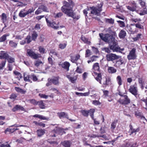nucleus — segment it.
I'll list each match as a JSON object with an SVG mask.
<instances>
[{
	"instance_id": "f257e3e1",
	"label": "nucleus",
	"mask_w": 147,
	"mask_h": 147,
	"mask_svg": "<svg viewBox=\"0 0 147 147\" xmlns=\"http://www.w3.org/2000/svg\"><path fill=\"white\" fill-rule=\"evenodd\" d=\"M68 2L66 1H63V5L61 7V11L68 16L71 17L74 19L78 20L80 18V16H76L73 10L74 3L72 0H68Z\"/></svg>"
},
{
	"instance_id": "f03ea898",
	"label": "nucleus",
	"mask_w": 147,
	"mask_h": 147,
	"mask_svg": "<svg viewBox=\"0 0 147 147\" xmlns=\"http://www.w3.org/2000/svg\"><path fill=\"white\" fill-rule=\"evenodd\" d=\"M103 5V3L102 2L100 4L98 3L96 7H90V12L89 13L90 16L92 17H94V16H100Z\"/></svg>"
},
{
	"instance_id": "7ed1b4c3",
	"label": "nucleus",
	"mask_w": 147,
	"mask_h": 147,
	"mask_svg": "<svg viewBox=\"0 0 147 147\" xmlns=\"http://www.w3.org/2000/svg\"><path fill=\"white\" fill-rule=\"evenodd\" d=\"M102 33L99 34L100 38L103 41L109 43H111L115 41V38L113 35L109 34H107L104 36H103Z\"/></svg>"
},
{
	"instance_id": "20e7f679",
	"label": "nucleus",
	"mask_w": 147,
	"mask_h": 147,
	"mask_svg": "<svg viewBox=\"0 0 147 147\" xmlns=\"http://www.w3.org/2000/svg\"><path fill=\"white\" fill-rule=\"evenodd\" d=\"M113 44L110 46V49L112 50L113 52H117L121 53V51H123L124 49H121L118 45V43L117 42L114 41L112 42Z\"/></svg>"
},
{
	"instance_id": "39448f33",
	"label": "nucleus",
	"mask_w": 147,
	"mask_h": 147,
	"mask_svg": "<svg viewBox=\"0 0 147 147\" xmlns=\"http://www.w3.org/2000/svg\"><path fill=\"white\" fill-rule=\"evenodd\" d=\"M122 97L119 100V102L121 104L123 105H127L130 102V99L126 95H120Z\"/></svg>"
},
{
	"instance_id": "423d86ee",
	"label": "nucleus",
	"mask_w": 147,
	"mask_h": 147,
	"mask_svg": "<svg viewBox=\"0 0 147 147\" xmlns=\"http://www.w3.org/2000/svg\"><path fill=\"white\" fill-rule=\"evenodd\" d=\"M119 56L112 53L108 54L106 55V59L108 61H113L115 60L119 59Z\"/></svg>"
},
{
	"instance_id": "0eeeda50",
	"label": "nucleus",
	"mask_w": 147,
	"mask_h": 147,
	"mask_svg": "<svg viewBox=\"0 0 147 147\" xmlns=\"http://www.w3.org/2000/svg\"><path fill=\"white\" fill-rule=\"evenodd\" d=\"M136 58V49L133 48L130 51L129 54L127 55V58L129 60H130L135 59Z\"/></svg>"
},
{
	"instance_id": "6e6552de",
	"label": "nucleus",
	"mask_w": 147,
	"mask_h": 147,
	"mask_svg": "<svg viewBox=\"0 0 147 147\" xmlns=\"http://www.w3.org/2000/svg\"><path fill=\"white\" fill-rule=\"evenodd\" d=\"M126 7L127 9L130 11L133 12L136 11V4L134 1H133L130 3L129 5L126 6Z\"/></svg>"
},
{
	"instance_id": "1a4fd4ad",
	"label": "nucleus",
	"mask_w": 147,
	"mask_h": 147,
	"mask_svg": "<svg viewBox=\"0 0 147 147\" xmlns=\"http://www.w3.org/2000/svg\"><path fill=\"white\" fill-rule=\"evenodd\" d=\"M46 21L47 26L49 27H51L55 29H57L59 28V26L56 24L55 22L53 21L51 22L50 21H49L48 19L47 18H46Z\"/></svg>"
},
{
	"instance_id": "9d476101",
	"label": "nucleus",
	"mask_w": 147,
	"mask_h": 147,
	"mask_svg": "<svg viewBox=\"0 0 147 147\" xmlns=\"http://www.w3.org/2000/svg\"><path fill=\"white\" fill-rule=\"evenodd\" d=\"M27 53L30 57L33 59H36L39 57V54H36L31 49H28Z\"/></svg>"
},
{
	"instance_id": "9b49d317",
	"label": "nucleus",
	"mask_w": 147,
	"mask_h": 147,
	"mask_svg": "<svg viewBox=\"0 0 147 147\" xmlns=\"http://www.w3.org/2000/svg\"><path fill=\"white\" fill-rule=\"evenodd\" d=\"M134 24H131L130 26L127 25L126 28L127 30L128 33L130 34H134L136 32V30L134 29Z\"/></svg>"
},
{
	"instance_id": "f8f14e48",
	"label": "nucleus",
	"mask_w": 147,
	"mask_h": 147,
	"mask_svg": "<svg viewBox=\"0 0 147 147\" xmlns=\"http://www.w3.org/2000/svg\"><path fill=\"white\" fill-rule=\"evenodd\" d=\"M32 40L30 36L28 35L27 36L24 40L20 42V44L22 45H24L26 43L29 44L32 41Z\"/></svg>"
},
{
	"instance_id": "ddd939ff",
	"label": "nucleus",
	"mask_w": 147,
	"mask_h": 147,
	"mask_svg": "<svg viewBox=\"0 0 147 147\" xmlns=\"http://www.w3.org/2000/svg\"><path fill=\"white\" fill-rule=\"evenodd\" d=\"M102 84L105 86L108 85L111 83V78L109 76H106L103 78L102 80Z\"/></svg>"
},
{
	"instance_id": "4468645a",
	"label": "nucleus",
	"mask_w": 147,
	"mask_h": 147,
	"mask_svg": "<svg viewBox=\"0 0 147 147\" xmlns=\"http://www.w3.org/2000/svg\"><path fill=\"white\" fill-rule=\"evenodd\" d=\"M129 91L135 96L137 95L138 94L137 88L134 86H131L129 89Z\"/></svg>"
},
{
	"instance_id": "2eb2a0df",
	"label": "nucleus",
	"mask_w": 147,
	"mask_h": 147,
	"mask_svg": "<svg viewBox=\"0 0 147 147\" xmlns=\"http://www.w3.org/2000/svg\"><path fill=\"white\" fill-rule=\"evenodd\" d=\"M59 65L67 71L69 70V68L70 66V63L67 61H65Z\"/></svg>"
},
{
	"instance_id": "dca6fc26",
	"label": "nucleus",
	"mask_w": 147,
	"mask_h": 147,
	"mask_svg": "<svg viewBox=\"0 0 147 147\" xmlns=\"http://www.w3.org/2000/svg\"><path fill=\"white\" fill-rule=\"evenodd\" d=\"M57 114L58 116L60 119L62 118H66L67 119H69V116L68 114L67 113L65 112H58Z\"/></svg>"
},
{
	"instance_id": "f3484780",
	"label": "nucleus",
	"mask_w": 147,
	"mask_h": 147,
	"mask_svg": "<svg viewBox=\"0 0 147 147\" xmlns=\"http://www.w3.org/2000/svg\"><path fill=\"white\" fill-rule=\"evenodd\" d=\"M24 107L21 105H16L12 109L13 112H15L18 111H24Z\"/></svg>"
},
{
	"instance_id": "a211bd4d",
	"label": "nucleus",
	"mask_w": 147,
	"mask_h": 147,
	"mask_svg": "<svg viewBox=\"0 0 147 147\" xmlns=\"http://www.w3.org/2000/svg\"><path fill=\"white\" fill-rule=\"evenodd\" d=\"M118 120H115L111 123L110 129L113 133L114 132L115 129L116 127L117 124L118 123Z\"/></svg>"
},
{
	"instance_id": "6ab92c4d",
	"label": "nucleus",
	"mask_w": 147,
	"mask_h": 147,
	"mask_svg": "<svg viewBox=\"0 0 147 147\" xmlns=\"http://www.w3.org/2000/svg\"><path fill=\"white\" fill-rule=\"evenodd\" d=\"M71 142L69 140H64L61 143V144L64 147H70Z\"/></svg>"
},
{
	"instance_id": "aec40b11",
	"label": "nucleus",
	"mask_w": 147,
	"mask_h": 147,
	"mask_svg": "<svg viewBox=\"0 0 147 147\" xmlns=\"http://www.w3.org/2000/svg\"><path fill=\"white\" fill-rule=\"evenodd\" d=\"M99 63H94L93 66V69L94 70L95 72H94V74H98L97 72H100L99 70ZM98 74H100L99 73Z\"/></svg>"
},
{
	"instance_id": "412c9836",
	"label": "nucleus",
	"mask_w": 147,
	"mask_h": 147,
	"mask_svg": "<svg viewBox=\"0 0 147 147\" xmlns=\"http://www.w3.org/2000/svg\"><path fill=\"white\" fill-rule=\"evenodd\" d=\"M67 77L72 83H74L77 78V76H71L70 75H67Z\"/></svg>"
},
{
	"instance_id": "4be33fe9",
	"label": "nucleus",
	"mask_w": 147,
	"mask_h": 147,
	"mask_svg": "<svg viewBox=\"0 0 147 147\" xmlns=\"http://www.w3.org/2000/svg\"><path fill=\"white\" fill-rule=\"evenodd\" d=\"M127 35V33L124 30H121L120 31L118 36L120 38L124 39Z\"/></svg>"
},
{
	"instance_id": "5701e85b",
	"label": "nucleus",
	"mask_w": 147,
	"mask_h": 147,
	"mask_svg": "<svg viewBox=\"0 0 147 147\" xmlns=\"http://www.w3.org/2000/svg\"><path fill=\"white\" fill-rule=\"evenodd\" d=\"M18 129L17 128H7L5 131L4 132L6 134H10L16 130H18Z\"/></svg>"
},
{
	"instance_id": "b1692460",
	"label": "nucleus",
	"mask_w": 147,
	"mask_h": 147,
	"mask_svg": "<svg viewBox=\"0 0 147 147\" xmlns=\"http://www.w3.org/2000/svg\"><path fill=\"white\" fill-rule=\"evenodd\" d=\"M80 56L79 54L76 55L75 56H70L71 61L73 63H76L80 59Z\"/></svg>"
},
{
	"instance_id": "393cba45",
	"label": "nucleus",
	"mask_w": 147,
	"mask_h": 147,
	"mask_svg": "<svg viewBox=\"0 0 147 147\" xmlns=\"http://www.w3.org/2000/svg\"><path fill=\"white\" fill-rule=\"evenodd\" d=\"M24 80L25 82H32L31 80L32 79V76L30 75H28L27 74H24Z\"/></svg>"
},
{
	"instance_id": "a878e982",
	"label": "nucleus",
	"mask_w": 147,
	"mask_h": 147,
	"mask_svg": "<svg viewBox=\"0 0 147 147\" xmlns=\"http://www.w3.org/2000/svg\"><path fill=\"white\" fill-rule=\"evenodd\" d=\"M18 15L20 17L22 18H24L26 16L25 8L21 10L19 13Z\"/></svg>"
},
{
	"instance_id": "bb28decb",
	"label": "nucleus",
	"mask_w": 147,
	"mask_h": 147,
	"mask_svg": "<svg viewBox=\"0 0 147 147\" xmlns=\"http://www.w3.org/2000/svg\"><path fill=\"white\" fill-rule=\"evenodd\" d=\"M9 55L6 53H5L4 52H3L1 53L0 55V58L1 59H5V60L7 59L8 57H9Z\"/></svg>"
},
{
	"instance_id": "cd10ccee",
	"label": "nucleus",
	"mask_w": 147,
	"mask_h": 147,
	"mask_svg": "<svg viewBox=\"0 0 147 147\" xmlns=\"http://www.w3.org/2000/svg\"><path fill=\"white\" fill-rule=\"evenodd\" d=\"M95 79L100 83H101V80L102 79L101 74H94L93 75Z\"/></svg>"
},
{
	"instance_id": "c85d7f7f",
	"label": "nucleus",
	"mask_w": 147,
	"mask_h": 147,
	"mask_svg": "<svg viewBox=\"0 0 147 147\" xmlns=\"http://www.w3.org/2000/svg\"><path fill=\"white\" fill-rule=\"evenodd\" d=\"M59 77L58 76L55 77L51 79V80L52 83L55 85H56L59 84Z\"/></svg>"
},
{
	"instance_id": "c756f323",
	"label": "nucleus",
	"mask_w": 147,
	"mask_h": 147,
	"mask_svg": "<svg viewBox=\"0 0 147 147\" xmlns=\"http://www.w3.org/2000/svg\"><path fill=\"white\" fill-rule=\"evenodd\" d=\"M80 39L82 40L86 44L88 45H90L91 43V42L88 40V38L85 37V36L82 35L80 38Z\"/></svg>"
},
{
	"instance_id": "7c9ffc66",
	"label": "nucleus",
	"mask_w": 147,
	"mask_h": 147,
	"mask_svg": "<svg viewBox=\"0 0 147 147\" xmlns=\"http://www.w3.org/2000/svg\"><path fill=\"white\" fill-rule=\"evenodd\" d=\"M135 115L136 117H138V118H140L141 119H146L145 117H144L141 112H135Z\"/></svg>"
},
{
	"instance_id": "2f4dec72",
	"label": "nucleus",
	"mask_w": 147,
	"mask_h": 147,
	"mask_svg": "<svg viewBox=\"0 0 147 147\" xmlns=\"http://www.w3.org/2000/svg\"><path fill=\"white\" fill-rule=\"evenodd\" d=\"M37 133L38 136V137H40L45 134V130L44 129H39L37 130Z\"/></svg>"
},
{
	"instance_id": "473e14b6",
	"label": "nucleus",
	"mask_w": 147,
	"mask_h": 147,
	"mask_svg": "<svg viewBox=\"0 0 147 147\" xmlns=\"http://www.w3.org/2000/svg\"><path fill=\"white\" fill-rule=\"evenodd\" d=\"M1 20L3 23H4L7 20V16L6 14L5 13H3L0 16Z\"/></svg>"
},
{
	"instance_id": "72a5a7b5",
	"label": "nucleus",
	"mask_w": 147,
	"mask_h": 147,
	"mask_svg": "<svg viewBox=\"0 0 147 147\" xmlns=\"http://www.w3.org/2000/svg\"><path fill=\"white\" fill-rule=\"evenodd\" d=\"M116 69L113 67H109L108 69V71L109 73H114L116 72Z\"/></svg>"
},
{
	"instance_id": "f704fd0d",
	"label": "nucleus",
	"mask_w": 147,
	"mask_h": 147,
	"mask_svg": "<svg viewBox=\"0 0 147 147\" xmlns=\"http://www.w3.org/2000/svg\"><path fill=\"white\" fill-rule=\"evenodd\" d=\"M38 35L36 32L35 31H34L31 35V38L32 40L34 41H35L38 37Z\"/></svg>"
},
{
	"instance_id": "c9c22d12",
	"label": "nucleus",
	"mask_w": 147,
	"mask_h": 147,
	"mask_svg": "<svg viewBox=\"0 0 147 147\" xmlns=\"http://www.w3.org/2000/svg\"><path fill=\"white\" fill-rule=\"evenodd\" d=\"M15 89L17 92H20L22 94H25L26 92V91L19 87H15Z\"/></svg>"
},
{
	"instance_id": "e433bc0d",
	"label": "nucleus",
	"mask_w": 147,
	"mask_h": 147,
	"mask_svg": "<svg viewBox=\"0 0 147 147\" xmlns=\"http://www.w3.org/2000/svg\"><path fill=\"white\" fill-rule=\"evenodd\" d=\"M38 105L40 108L41 109H44L45 108V106L43 101L40 100L38 101Z\"/></svg>"
},
{
	"instance_id": "4c0bfd02",
	"label": "nucleus",
	"mask_w": 147,
	"mask_h": 147,
	"mask_svg": "<svg viewBox=\"0 0 147 147\" xmlns=\"http://www.w3.org/2000/svg\"><path fill=\"white\" fill-rule=\"evenodd\" d=\"M95 112V110L94 109H91L89 110H88V112L89 113L90 115V116L92 119H94V113Z\"/></svg>"
},
{
	"instance_id": "58836bf2",
	"label": "nucleus",
	"mask_w": 147,
	"mask_h": 147,
	"mask_svg": "<svg viewBox=\"0 0 147 147\" xmlns=\"http://www.w3.org/2000/svg\"><path fill=\"white\" fill-rule=\"evenodd\" d=\"M9 45L11 47L16 48L18 44L14 42L12 40H10L9 42Z\"/></svg>"
},
{
	"instance_id": "ea45409f",
	"label": "nucleus",
	"mask_w": 147,
	"mask_h": 147,
	"mask_svg": "<svg viewBox=\"0 0 147 147\" xmlns=\"http://www.w3.org/2000/svg\"><path fill=\"white\" fill-rule=\"evenodd\" d=\"M35 10V9H33L32 7L28 9L27 11L26 10V16H28L30 14H31L32 13H33Z\"/></svg>"
},
{
	"instance_id": "a19ab883",
	"label": "nucleus",
	"mask_w": 147,
	"mask_h": 147,
	"mask_svg": "<svg viewBox=\"0 0 147 147\" xmlns=\"http://www.w3.org/2000/svg\"><path fill=\"white\" fill-rule=\"evenodd\" d=\"M134 24V26H135L136 28L141 29H144V26L142 25L140 22H137V23Z\"/></svg>"
},
{
	"instance_id": "79ce46f5",
	"label": "nucleus",
	"mask_w": 147,
	"mask_h": 147,
	"mask_svg": "<svg viewBox=\"0 0 147 147\" xmlns=\"http://www.w3.org/2000/svg\"><path fill=\"white\" fill-rule=\"evenodd\" d=\"M81 113L83 115L84 117H87L88 116L89 112L88 110H82L81 111Z\"/></svg>"
},
{
	"instance_id": "37998d69",
	"label": "nucleus",
	"mask_w": 147,
	"mask_h": 147,
	"mask_svg": "<svg viewBox=\"0 0 147 147\" xmlns=\"http://www.w3.org/2000/svg\"><path fill=\"white\" fill-rule=\"evenodd\" d=\"M67 45V41H65V43L64 44L60 43L59 45V48L61 49H64L66 47Z\"/></svg>"
},
{
	"instance_id": "c03bdc74",
	"label": "nucleus",
	"mask_w": 147,
	"mask_h": 147,
	"mask_svg": "<svg viewBox=\"0 0 147 147\" xmlns=\"http://www.w3.org/2000/svg\"><path fill=\"white\" fill-rule=\"evenodd\" d=\"M117 82L119 86H120L122 84V81L121 77L119 76H118L117 78Z\"/></svg>"
},
{
	"instance_id": "a18cd8bd",
	"label": "nucleus",
	"mask_w": 147,
	"mask_h": 147,
	"mask_svg": "<svg viewBox=\"0 0 147 147\" xmlns=\"http://www.w3.org/2000/svg\"><path fill=\"white\" fill-rule=\"evenodd\" d=\"M105 22L106 23L113 24L114 23V20L111 18L110 19L106 18L105 19Z\"/></svg>"
},
{
	"instance_id": "49530a36",
	"label": "nucleus",
	"mask_w": 147,
	"mask_h": 147,
	"mask_svg": "<svg viewBox=\"0 0 147 147\" xmlns=\"http://www.w3.org/2000/svg\"><path fill=\"white\" fill-rule=\"evenodd\" d=\"M40 7V9H41L43 11L47 12H49L48 8L46 6H45L43 5H41Z\"/></svg>"
},
{
	"instance_id": "de8ad7c7",
	"label": "nucleus",
	"mask_w": 147,
	"mask_h": 147,
	"mask_svg": "<svg viewBox=\"0 0 147 147\" xmlns=\"http://www.w3.org/2000/svg\"><path fill=\"white\" fill-rule=\"evenodd\" d=\"M8 62L10 63H12L15 62L14 58L9 57L7 59Z\"/></svg>"
},
{
	"instance_id": "09e8293b",
	"label": "nucleus",
	"mask_w": 147,
	"mask_h": 147,
	"mask_svg": "<svg viewBox=\"0 0 147 147\" xmlns=\"http://www.w3.org/2000/svg\"><path fill=\"white\" fill-rule=\"evenodd\" d=\"M142 8H143V10L142 12L140 13V15H143L147 14V8H146V6Z\"/></svg>"
},
{
	"instance_id": "8fccbe9b",
	"label": "nucleus",
	"mask_w": 147,
	"mask_h": 147,
	"mask_svg": "<svg viewBox=\"0 0 147 147\" xmlns=\"http://www.w3.org/2000/svg\"><path fill=\"white\" fill-rule=\"evenodd\" d=\"M30 103L33 104L34 105H38V101H37L35 99H32L29 100Z\"/></svg>"
},
{
	"instance_id": "3c124183",
	"label": "nucleus",
	"mask_w": 147,
	"mask_h": 147,
	"mask_svg": "<svg viewBox=\"0 0 147 147\" xmlns=\"http://www.w3.org/2000/svg\"><path fill=\"white\" fill-rule=\"evenodd\" d=\"M6 62V60L2 61L1 63H0V70L2 69L5 66Z\"/></svg>"
},
{
	"instance_id": "603ef678",
	"label": "nucleus",
	"mask_w": 147,
	"mask_h": 147,
	"mask_svg": "<svg viewBox=\"0 0 147 147\" xmlns=\"http://www.w3.org/2000/svg\"><path fill=\"white\" fill-rule=\"evenodd\" d=\"M8 35L5 34L0 38V42H3L6 39V37Z\"/></svg>"
},
{
	"instance_id": "864d4df0",
	"label": "nucleus",
	"mask_w": 147,
	"mask_h": 147,
	"mask_svg": "<svg viewBox=\"0 0 147 147\" xmlns=\"http://www.w3.org/2000/svg\"><path fill=\"white\" fill-rule=\"evenodd\" d=\"M90 53V51L89 49H87L86 51V53L85 55V57L86 58L89 57L91 55Z\"/></svg>"
},
{
	"instance_id": "5fc2aeb1",
	"label": "nucleus",
	"mask_w": 147,
	"mask_h": 147,
	"mask_svg": "<svg viewBox=\"0 0 147 147\" xmlns=\"http://www.w3.org/2000/svg\"><path fill=\"white\" fill-rule=\"evenodd\" d=\"M142 34H138L136 37L133 38V39L134 41H137L140 38V36Z\"/></svg>"
},
{
	"instance_id": "6e6d98bb",
	"label": "nucleus",
	"mask_w": 147,
	"mask_h": 147,
	"mask_svg": "<svg viewBox=\"0 0 147 147\" xmlns=\"http://www.w3.org/2000/svg\"><path fill=\"white\" fill-rule=\"evenodd\" d=\"M17 96V94H16L12 93L10 95L9 98L11 99L15 100Z\"/></svg>"
},
{
	"instance_id": "4d7b16f0",
	"label": "nucleus",
	"mask_w": 147,
	"mask_h": 147,
	"mask_svg": "<svg viewBox=\"0 0 147 147\" xmlns=\"http://www.w3.org/2000/svg\"><path fill=\"white\" fill-rule=\"evenodd\" d=\"M92 48L93 52L95 53L96 54L99 53V51L97 48L95 47H92Z\"/></svg>"
},
{
	"instance_id": "13d9d810",
	"label": "nucleus",
	"mask_w": 147,
	"mask_h": 147,
	"mask_svg": "<svg viewBox=\"0 0 147 147\" xmlns=\"http://www.w3.org/2000/svg\"><path fill=\"white\" fill-rule=\"evenodd\" d=\"M41 9H40V7H38L37 10L35 11V14L36 15H38L42 12V11L41 10Z\"/></svg>"
},
{
	"instance_id": "bf43d9fd",
	"label": "nucleus",
	"mask_w": 147,
	"mask_h": 147,
	"mask_svg": "<svg viewBox=\"0 0 147 147\" xmlns=\"http://www.w3.org/2000/svg\"><path fill=\"white\" fill-rule=\"evenodd\" d=\"M105 129L106 127L105 126L101 127L100 129V131L101 134H103L105 133Z\"/></svg>"
},
{
	"instance_id": "052dcab7",
	"label": "nucleus",
	"mask_w": 147,
	"mask_h": 147,
	"mask_svg": "<svg viewBox=\"0 0 147 147\" xmlns=\"http://www.w3.org/2000/svg\"><path fill=\"white\" fill-rule=\"evenodd\" d=\"M139 3L142 7L143 8L146 6L145 2L143 1L142 0H139Z\"/></svg>"
},
{
	"instance_id": "680f3d73",
	"label": "nucleus",
	"mask_w": 147,
	"mask_h": 147,
	"mask_svg": "<svg viewBox=\"0 0 147 147\" xmlns=\"http://www.w3.org/2000/svg\"><path fill=\"white\" fill-rule=\"evenodd\" d=\"M131 20L132 22H134L135 23L139 22L141 21V20L140 18H132Z\"/></svg>"
},
{
	"instance_id": "e2e57ef3",
	"label": "nucleus",
	"mask_w": 147,
	"mask_h": 147,
	"mask_svg": "<svg viewBox=\"0 0 147 147\" xmlns=\"http://www.w3.org/2000/svg\"><path fill=\"white\" fill-rule=\"evenodd\" d=\"M76 72L79 74H81L83 72V70L78 66L76 70Z\"/></svg>"
},
{
	"instance_id": "0e129e2a",
	"label": "nucleus",
	"mask_w": 147,
	"mask_h": 147,
	"mask_svg": "<svg viewBox=\"0 0 147 147\" xmlns=\"http://www.w3.org/2000/svg\"><path fill=\"white\" fill-rule=\"evenodd\" d=\"M42 64V62L41 61H36L34 63V65L35 66L38 67L40 64Z\"/></svg>"
},
{
	"instance_id": "69168bd1",
	"label": "nucleus",
	"mask_w": 147,
	"mask_h": 147,
	"mask_svg": "<svg viewBox=\"0 0 147 147\" xmlns=\"http://www.w3.org/2000/svg\"><path fill=\"white\" fill-rule=\"evenodd\" d=\"M117 22L119 23V26L120 27H124L125 26V24L123 22L119 20L117 21Z\"/></svg>"
},
{
	"instance_id": "338daca9",
	"label": "nucleus",
	"mask_w": 147,
	"mask_h": 147,
	"mask_svg": "<svg viewBox=\"0 0 147 147\" xmlns=\"http://www.w3.org/2000/svg\"><path fill=\"white\" fill-rule=\"evenodd\" d=\"M92 104L95 105H100L101 103L98 100H94L92 101Z\"/></svg>"
},
{
	"instance_id": "774afa93",
	"label": "nucleus",
	"mask_w": 147,
	"mask_h": 147,
	"mask_svg": "<svg viewBox=\"0 0 147 147\" xmlns=\"http://www.w3.org/2000/svg\"><path fill=\"white\" fill-rule=\"evenodd\" d=\"M140 129L139 128H138L136 129H133L131 132L130 134V135L134 133H136V132H137L139 131Z\"/></svg>"
}]
</instances>
